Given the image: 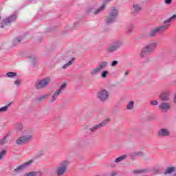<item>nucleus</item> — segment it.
Masks as SVG:
<instances>
[{
    "label": "nucleus",
    "instance_id": "obj_1",
    "mask_svg": "<svg viewBox=\"0 0 176 176\" xmlns=\"http://www.w3.org/2000/svg\"><path fill=\"white\" fill-rule=\"evenodd\" d=\"M175 19H176V14H174L173 16H172L171 17H170L169 19L164 21V24H166V25H160L152 29L148 33V37L155 38V36H156L157 34L160 32H164V31H166V30H167L168 27H170V23H171L172 21H174Z\"/></svg>",
    "mask_w": 176,
    "mask_h": 176
},
{
    "label": "nucleus",
    "instance_id": "obj_2",
    "mask_svg": "<svg viewBox=\"0 0 176 176\" xmlns=\"http://www.w3.org/2000/svg\"><path fill=\"white\" fill-rule=\"evenodd\" d=\"M156 49H157V42H151L142 48L140 57L144 58L146 56H151L155 53Z\"/></svg>",
    "mask_w": 176,
    "mask_h": 176
},
{
    "label": "nucleus",
    "instance_id": "obj_3",
    "mask_svg": "<svg viewBox=\"0 0 176 176\" xmlns=\"http://www.w3.org/2000/svg\"><path fill=\"white\" fill-rule=\"evenodd\" d=\"M118 16H119V10L113 7L109 12V15L104 19V22L107 25H111V24H113V23H116V20H118Z\"/></svg>",
    "mask_w": 176,
    "mask_h": 176
},
{
    "label": "nucleus",
    "instance_id": "obj_4",
    "mask_svg": "<svg viewBox=\"0 0 176 176\" xmlns=\"http://www.w3.org/2000/svg\"><path fill=\"white\" fill-rule=\"evenodd\" d=\"M68 166H69V161L68 160H63L59 163L56 169V176L64 175L67 173V170H68Z\"/></svg>",
    "mask_w": 176,
    "mask_h": 176
},
{
    "label": "nucleus",
    "instance_id": "obj_5",
    "mask_svg": "<svg viewBox=\"0 0 176 176\" xmlns=\"http://www.w3.org/2000/svg\"><path fill=\"white\" fill-rule=\"evenodd\" d=\"M96 98L100 102H107L109 100V92L102 89L96 93Z\"/></svg>",
    "mask_w": 176,
    "mask_h": 176
},
{
    "label": "nucleus",
    "instance_id": "obj_6",
    "mask_svg": "<svg viewBox=\"0 0 176 176\" xmlns=\"http://www.w3.org/2000/svg\"><path fill=\"white\" fill-rule=\"evenodd\" d=\"M110 120H111V119L107 118V119L102 121L100 123L95 124L94 126H92L91 128H90L87 130V133L91 135L94 133L98 131L99 129L105 127V125L108 124V123Z\"/></svg>",
    "mask_w": 176,
    "mask_h": 176
},
{
    "label": "nucleus",
    "instance_id": "obj_7",
    "mask_svg": "<svg viewBox=\"0 0 176 176\" xmlns=\"http://www.w3.org/2000/svg\"><path fill=\"white\" fill-rule=\"evenodd\" d=\"M50 82H52V78H50V77H46L41 80H39L35 84L36 89H37V90H41V89H45V87L49 86V83H50Z\"/></svg>",
    "mask_w": 176,
    "mask_h": 176
},
{
    "label": "nucleus",
    "instance_id": "obj_8",
    "mask_svg": "<svg viewBox=\"0 0 176 176\" xmlns=\"http://www.w3.org/2000/svg\"><path fill=\"white\" fill-rule=\"evenodd\" d=\"M123 46V41L119 40L113 43L110 46L107 48V53H115L117 50H119L120 47Z\"/></svg>",
    "mask_w": 176,
    "mask_h": 176
},
{
    "label": "nucleus",
    "instance_id": "obj_9",
    "mask_svg": "<svg viewBox=\"0 0 176 176\" xmlns=\"http://www.w3.org/2000/svg\"><path fill=\"white\" fill-rule=\"evenodd\" d=\"M32 138L33 136L31 134L22 135L16 140V145H24V144H27V142L32 141Z\"/></svg>",
    "mask_w": 176,
    "mask_h": 176
},
{
    "label": "nucleus",
    "instance_id": "obj_10",
    "mask_svg": "<svg viewBox=\"0 0 176 176\" xmlns=\"http://www.w3.org/2000/svg\"><path fill=\"white\" fill-rule=\"evenodd\" d=\"M17 19V16L16 14H12L6 19H3L1 23V28H4L5 25H8V24H10V23H13V21H16Z\"/></svg>",
    "mask_w": 176,
    "mask_h": 176
},
{
    "label": "nucleus",
    "instance_id": "obj_11",
    "mask_svg": "<svg viewBox=\"0 0 176 176\" xmlns=\"http://www.w3.org/2000/svg\"><path fill=\"white\" fill-rule=\"evenodd\" d=\"M170 96H171V91L170 90H166L161 93L160 98L161 101L164 102H168L170 100Z\"/></svg>",
    "mask_w": 176,
    "mask_h": 176
},
{
    "label": "nucleus",
    "instance_id": "obj_12",
    "mask_svg": "<svg viewBox=\"0 0 176 176\" xmlns=\"http://www.w3.org/2000/svg\"><path fill=\"white\" fill-rule=\"evenodd\" d=\"M32 163V160L28 161L18 166L15 169H14V173H21V171L25 170Z\"/></svg>",
    "mask_w": 176,
    "mask_h": 176
},
{
    "label": "nucleus",
    "instance_id": "obj_13",
    "mask_svg": "<svg viewBox=\"0 0 176 176\" xmlns=\"http://www.w3.org/2000/svg\"><path fill=\"white\" fill-rule=\"evenodd\" d=\"M141 10H142V7H141V5L137 4V3L133 4L131 8L132 16H133L134 17H135V16H138V14H140V12H141Z\"/></svg>",
    "mask_w": 176,
    "mask_h": 176
},
{
    "label": "nucleus",
    "instance_id": "obj_14",
    "mask_svg": "<svg viewBox=\"0 0 176 176\" xmlns=\"http://www.w3.org/2000/svg\"><path fill=\"white\" fill-rule=\"evenodd\" d=\"M159 109H160V111H162V112H167L168 111H170V109H171V104L164 102L161 103L159 106Z\"/></svg>",
    "mask_w": 176,
    "mask_h": 176
},
{
    "label": "nucleus",
    "instance_id": "obj_15",
    "mask_svg": "<svg viewBox=\"0 0 176 176\" xmlns=\"http://www.w3.org/2000/svg\"><path fill=\"white\" fill-rule=\"evenodd\" d=\"M170 174H173L172 176H176V166H170L166 168V169L164 170V175H170Z\"/></svg>",
    "mask_w": 176,
    "mask_h": 176
},
{
    "label": "nucleus",
    "instance_id": "obj_16",
    "mask_svg": "<svg viewBox=\"0 0 176 176\" xmlns=\"http://www.w3.org/2000/svg\"><path fill=\"white\" fill-rule=\"evenodd\" d=\"M158 137H168L170 135V130L167 129H161L157 132Z\"/></svg>",
    "mask_w": 176,
    "mask_h": 176
},
{
    "label": "nucleus",
    "instance_id": "obj_17",
    "mask_svg": "<svg viewBox=\"0 0 176 176\" xmlns=\"http://www.w3.org/2000/svg\"><path fill=\"white\" fill-rule=\"evenodd\" d=\"M105 8H107V1L103 2L102 6L94 11V14H100V13H102V12L105 10Z\"/></svg>",
    "mask_w": 176,
    "mask_h": 176
},
{
    "label": "nucleus",
    "instance_id": "obj_18",
    "mask_svg": "<svg viewBox=\"0 0 176 176\" xmlns=\"http://www.w3.org/2000/svg\"><path fill=\"white\" fill-rule=\"evenodd\" d=\"M28 58H29V60H30V61H32V64L33 67H35V65H36V64H38V58H36V56L29 55L28 56Z\"/></svg>",
    "mask_w": 176,
    "mask_h": 176
},
{
    "label": "nucleus",
    "instance_id": "obj_19",
    "mask_svg": "<svg viewBox=\"0 0 176 176\" xmlns=\"http://www.w3.org/2000/svg\"><path fill=\"white\" fill-rule=\"evenodd\" d=\"M148 169H135L132 171V174L138 175L139 174H146Z\"/></svg>",
    "mask_w": 176,
    "mask_h": 176
},
{
    "label": "nucleus",
    "instance_id": "obj_20",
    "mask_svg": "<svg viewBox=\"0 0 176 176\" xmlns=\"http://www.w3.org/2000/svg\"><path fill=\"white\" fill-rule=\"evenodd\" d=\"M108 67V61H102L98 63V67L100 69V71L102 69H105Z\"/></svg>",
    "mask_w": 176,
    "mask_h": 176
},
{
    "label": "nucleus",
    "instance_id": "obj_21",
    "mask_svg": "<svg viewBox=\"0 0 176 176\" xmlns=\"http://www.w3.org/2000/svg\"><path fill=\"white\" fill-rule=\"evenodd\" d=\"M21 41H23V37L19 36L16 37L15 38L13 39L12 45L13 46H17V45H20L21 43Z\"/></svg>",
    "mask_w": 176,
    "mask_h": 176
},
{
    "label": "nucleus",
    "instance_id": "obj_22",
    "mask_svg": "<svg viewBox=\"0 0 176 176\" xmlns=\"http://www.w3.org/2000/svg\"><path fill=\"white\" fill-rule=\"evenodd\" d=\"M14 129L16 133H20L21 131H23V129H24V126L23 124L20 122H17L14 125Z\"/></svg>",
    "mask_w": 176,
    "mask_h": 176
},
{
    "label": "nucleus",
    "instance_id": "obj_23",
    "mask_svg": "<svg viewBox=\"0 0 176 176\" xmlns=\"http://www.w3.org/2000/svg\"><path fill=\"white\" fill-rule=\"evenodd\" d=\"M100 72H101V71L97 66L96 67L92 69L90 71V75H91V76H96V75H97L98 74H100Z\"/></svg>",
    "mask_w": 176,
    "mask_h": 176
},
{
    "label": "nucleus",
    "instance_id": "obj_24",
    "mask_svg": "<svg viewBox=\"0 0 176 176\" xmlns=\"http://www.w3.org/2000/svg\"><path fill=\"white\" fill-rule=\"evenodd\" d=\"M126 159H127V155H121V156L116 158V160H114V162L115 163H120V162H123V160H126Z\"/></svg>",
    "mask_w": 176,
    "mask_h": 176
},
{
    "label": "nucleus",
    "instance_id": "obj_25",
    "mask_svg": "<svg viewBox=\"0 0 176 176\" xmlns=\"http://www.w3.org/2000/svg\"><path fill=\"white\" fill-rule=\"evenodd\" d=\"M60 94H61V92L60 91V90L58 89L52 96V99H51V102H54V101H56V100H57V97H58Z\"/></svg>",
    "mask_w": 176,
    "mask_h": 176
},
{
    "label": "nucleus",
    "instance_id": "obj_26",
    "mask_svg": "<svg viewBox=\"0 0 176 176\" xmlns=\"http://www.w3.org/2000/svg\"><path fill=\"white\" fill-rule=\"evenodd\" d=\"M133 30H134V25H129L126 28V33L127 35H131L133 34Z\"/></svg>",
    "mask_w": 176,
    "mask_h": 176
},
{
    "label": "nucleus",
    "instance_id": "obj_27",
    "mask_svg": "<svg viewBox=\"0 0 176 176\" xmlns=\"http://www.w3.org/2000/svg\"><path fill=\"white\" fill-rule=\"evenodd\" d=\"M74 63H75V58H72L71 59V60H69L67 63L65 64L63 66V69H66V68H68V67H70V65L72 64H74Z\"/></svg>",
    "mask_w": 176,
    "mask_h": 176
},
{
    "label": "nucleus",
    "instance_id": "obj_28",
    "mask_svg": "<svg viewBox=\"0 0 176 176\" xmlns=\"http://www.w3.org/2000/svg\"><path fill=\"white\" fill-rule=\"evenodd\" d=\"M9 137V135H6L3 137V139L0 140V145H5L6 142H8V138Z\"/></svg>",
    "mask_w": 176,
    "mask_h": 176
},
{
    "label": "nucleus",
    "instance_id": "obj_29",
    "mask_svg": "<svg viewBox=\"0 0 176 176\" xmlns=\"http://www.w3.org/2000/svg\"><path fill=\"white\" fill-rule=\"evenodd\" d=\"M133 108H134V101H130L126 106V109L131 111Z\"/></svg>",
    "mask_w": 176,
    "mask_h": 176
},
{
    "label": "nucleus",
    "instance_id": "obj_30",
    "mask_svg": "<svg viewBox=\"0 0 176 176\" xmlns=\"http://www.w3.org/2000/svg\"><path fill=\"white\" fill-rule=\"evenodd\" d=\"M6 75L8 78H14V76H17V73L10 72H8Z\"/></svg>",
    "mask_w": 176,
    "mask_h": 176
},
{
    "label": "nucleus",
    "instance_id": "obj_31",
    "mask_svg": "<svg viewBox=\"0 0 176 176\" xmlns=\"http://www.w3.org/2000/svg\"><path fill=\"white\" fill-rule=\"evenodd\" d=\"M45 152L43 151H39L35 155V159H39V157H42L43 156Z\"/></svg>",
    "mask_w": 176,
    "mask_h": 176
},
{
    "label": "nucleus",
    "instance_id": "obj_32",
    "mask_svg": "<svg viewBox=\"0 0 176 176\" xmlns=\"http://www.w3.org/2000/svg\"><path fill=\"white\" fill-rule=\"evenodd\" d=\"M108 75H109V72H108V70H104L101 73V78L105 79Z\"/></svg>",
    "mask_w": 176,
    "mask_h": 176
},
{
    "label": "nucleus",
    "instance_id": "obj_33",
    "mask_svg": "<svg viewBox=\"0 0 176 176\" xmlns=\"http://www.w3.org/2000/svg\"><path fill=\"white\" fill-rule=\"evenodd\" d=\"M12 103H10V104H8V105H6V106H4V107H1L0 108V112H6L7 111H8V108H9V107H10V104H11Z\"/></svg>",
    "mask_w": 176,
    "mask_h": 176
},
{
    "label": "nucleus",
    "instance_id": "obj_34",
    "mask_svg": "<svg viewBox=\"0 0 176 176\" xmlns=\"http://www.w3.org/2000/svg\"><path fill=\"white\" fill-rule=\"evenodd\" d=\"M137 156H144V153L139 151L135 152L132 154V157H137Z\"/></svg>",
    "mask_w": 176,
    "mask_h": 176
},
{
    "label": "nucleus",
    "instance_id": "obj_35",
    "mask_svg": "<svg viewBox=\"0 0 176 176\" xmlns=\"http://www.w3.org/2000/svg\"><path fill=\"white\" fill-rule=\"evenodd\" d=\"M37 175H38V172L31 171L25 174L24 176H36Z\"/></svg>",
    "mask_w": 176,
    "mask_h": 176
},
{
    "label": "nucleus",
    "instance_id": "obj_36",
    "mask_svg": "<svg viewBox=\"0 0 176 176\" xmlns=\"http://www.w3.org/2000/svg\"><path fill=\"white\" fill-rule=\"evenodd\" d=\"M65 89H67V83L64 82L60 85V88L58 90L62 92L63 90H65Z\"/></svg>",
    "mask_w": 176,
    "mask_h": 176
},
{
    "label": "nucleus",
    "instance_id": "obj_37",
    "mask_svg": "<svg viewBox=\"0 0 176 176\" xmlns=\"http://www.w3.org/2000/svg\"><path fill=\"white\" fill-rule=\"evenodd\" d=\"M6 155V150H3L0 152V160H2Z\"/></svg>",
    "mask_w": 176,
    "mask_h": 176
},
{
    "label": "nucleus",
    "instance_id": "obj_38",
    "mask_svg": "<svg viewBox=\"0 0 176 176\" xmlns=\"http://www.w3.org/2000/svg\"><path fill=\"white\" fill-rule=\"evenodd\" d=\"M47 97V95H44V96H42L41 97H39L38 98V101L41 102V101H45V100H46V98Z\"/></svg>",
    "mask_w": 176,
    "mask_h": 176
},
{
    "label": "nucleus",
    "instance_id": "obj_39",
    "mask_svg": "<svg viewBox=\"0 0 176 176\" xmlns=\"http://www.w3.org/2000/svg\"><path fill=\"white\" fill-rule=\"evenodd\" d=\"M118 64H119V62L118 60H113L111 63L110 65L111 67H116V65H118Z\"/></svg>",
    "mask_w": 176,
    "mask_h": 176
},
{
    "label": "nucleus",
    "instance_id": "obj_40",
    "mask_svg": "<svg viewBox=\"0 0 176 176\" xmlns=\"http://www.w3.org/2000/svg\"><path fill=\"white\" fill-rule=\"evenodd\" d=\"M151 105H157L159 104V102L156 100H153L150 102Z\"/></svg>",
    "mask_w": 176,
    "mask_h": 176
},
{
    "label": "nucleus",
    "instance_id": "obj_41",
    "mask_svg": "<svg viewBox=\"0 0 176 176\" xmlns=\"http://www.w3.org/2000/svg\"><path fill=\"white\" fill-rule=\"evenodd\" d=\"M164 2L166 5H171L173 0H165Z\"/></svg>",
    "mask_w": 176,
    "mask_h": 176
},
{
    "label": "nucleus",
    "instance_id": "obj_42",
    "mask_svg": "<svg viewBox=\"0 0 176 176\" xmlns=\"http://www.w3.org/2000/svg\"><path fill=\"white\" fill-rule=\"evenodd\" d=\"M14 85H16V86H20V84L21 83V81L18 80H15L14 81Z\"/></svg>",
    "mask_w": 176,
    "mask_h": 176
},
{
    "label": "nucleus",
    "instance_id": "obj_43",
    "mask_svg": "<svg viewBox=\"0 0 176 176\" xmlns=\"http://www.w3.org/2000/svg\"><path fill=\"white\" fill-rule=\"evenodd\" d=\"M130 73V71L126 70L124 73V76H127V75H129V74Z\"/></svg>",
    "mask_w": 176,
    "mask_h": 176
},
{
    "label": "nucleus",
    "instance_id": "obj_44",
    "mask_svg": "<svg viewBox=\"0 0 176 176\" xmlns=\"http://www.w3.org/2000/svg\"><path fill=\"white\" fill-rule=\"evenodd\" d=\"M116 172H112L111 174H110V176H116Z\"/></svg>",
    "mask_w": 176,
    "mask_h": 176
},
{
    "label": "nucleus",
    "instance_id": "obj_45",
    "mask_svg": "<svg viewBox=\"0 0 176 176\" xmlns=\"http://www.w3.org/2000/svg\"><path fill=\"white\" fill-rule=\"evenodd\" d=\"M38 176H43V173L39 172L38 173Z\"/></svg>",
    "mask_w": 176,
    "mask_h": 176
},
{
    "label": "nucleus",
    "instance_id": "obj_46",
    "mask_svg": "<svg viewBox=\"0 0 176 176\" xmlns=\"http://www.w3.org/2000/svg\"><path fill=\"white\" fill-rule=\"evenodd\" d=\"M110 166H111V167H112L113 168H115V167H116V165H115V164H111V165H110Z\"/></svg>",
    "mask_w": 176,
    "mask_h": 176
},
{
    "label": "nucleus",
    "instance_id": "obj_47",
    "mask_svg": "<svg viewBox=\"0 0 176 176\" xmlns=\"http://www.w3.org/2000/svg\"><path fill=\"white\" fill-rule=\"evenodd\" d=\"M111 1H112V0H106V1H107V2H111Z\"/></svg>",
    "mask_w": 176,
    "mask_h": 176
},
{
    "label": "nucleus",
    "instance_id": "obj_48",
    "mask_svg": "<svg viewBox=\"0 0 176 176\" xmlns=\"http://www.w3.org/2000/svg\"><path fill=\"white\" fill-rule=\"evenodd\" d=\"M56 120H60V118H56Z\"/></svg>",
    "mask_w": 176,
    "mask_h": 176
},
{
    "label": "nucleus",
    "instance_id": "obj_49",
    "mask_svg": "<svg viewBox=\"0 0 176 176\" xmlns=\"http://www.w3.org/2000/svg\"><path fill=\"white\" fill-rule=\"evenodd\" d=\"M0 20H1V16H0Z\"/></svg>",
    "mask_w": 176,
    "mask_h": 176
}]
</instances>
